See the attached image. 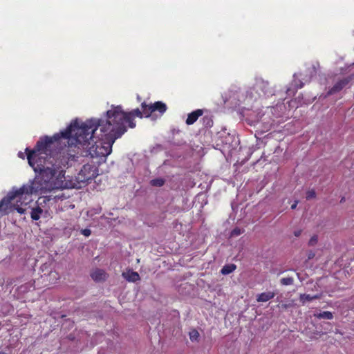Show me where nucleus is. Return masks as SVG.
Returning a JSON list of instances; mask_svg holds the SVG:
<instances>
[{
  "label": "nucleus",
  "mask_w": 354,
  "mask_h": 354,
  "mask_svg": "<svg viewBox=\"0 0 354 354\" xmlns=\"http://www.w3.org/2000/svg\"><path fill=\"white\" fill-rule=\"evenodd\" d=\"M281 283L284 286L292 285L294 282L292 277H284L281 279Z\"/></svg>",
  "instance_id": "nucleus-18"
},
{
  "label": "nucleus",
  "mask_w": 354,
  "mask_h": 354,
  "mask_svg": "<svg viewBox=\"0 0 354 354\" xmlns=\"http://www.w3.org/2000/svg\"><path fill=\"white\" fill-rule=\"evenodd\" d=\"M316 197V192L314 189H310L306 193V198L307 200H310L315 198Z\"/></svg>",
  "instance_id": "nucleus-19"
},
{
  "label": "nucleus",
  "mask_w": 354,
  "mask_h": 354,
  "mask_svg": "<svg viewBox=\"0 0 354 354\" xmlns=\"http://www.w3.org/2000/svg\"><path fill=\"white\" fill-rule=\"evenodd\" d=\"M318 298H319V296H317V295L310 296V295H307V294H303V295H301V296H300V299L303 302L310 301L315 299H318Z\"/></svg>",
  "instance_id": "nucleus-15"
},
{
  "label": "nucleus",
  "mask_w": 354,
  "mask_h": 354,
  "mask_svg": "<svg viewBox=\"0 0 354 354\" xmlns=\"http://www.w3.org/2000/svg\"><path fill=\"white\" fill-rule=\"evenodd\" d=\"M59 136H46L37 141L32 150L26 149L28 164L37 174L35 179L30 185H24L19 189L9 192L0 201V214H8L16 210L20 214L25 213L26 209L20 207L27 205L31 199L32 194H44L47 192H55V189L59 185L56 183L55 178L64 176V167H71L73 161L71 156L63 147L57 150Z\"/></svg>",
  "instance_id": "nucleus-2"
},
{
  "label": "nucleus",
  "mask_w": 354,
  "mask_h": 354,
  "mask_svg": "<svg viewBox=\"0 0 354 354\" xmlns=\"http://www.w3.org/2000/svg\"><path fill=\"white\" fill-rule=\"evenodd\" d=\"M97 171L94 165L85 164L77 174V179L82 183L88 182L97 176Z\"/></svg>",
  "instance_id": "nucleus-3"
},
{
  "label": "nucleus",
  "mask_w": 354,
  "mask_h": 354,
  "mask_svg": "<svg viewBox=\"0 0 354 354\" xmlns=\"http://www.w3.org/2000/svg\"><path fill=\"white\" fill-rule=\"evenodd\" d=\"M43 212V209L37 206L35 208L32 209V211L30 212V216L32 220L37 221L40 218L41 214Z\"/></svg>",
  "instance_id": "nucleus-11"
},
{
  "label": "nucleus",
  "mask_w": 354,
  "mask_h": 354,
  "mask_svg": "<svg viewBox=\"0 0 354 354\" xmlns=\"http://www.w3.org/2000/svg\"><path fill=\"white\" fill-rule=\"evenodd\" d=\"M189 339L192 342L198 341V337L200 336L199 333L196 329L192 330L189 332Z\"/></svg>",
  "instance_id": "nucleus-16"
},
{
  "label": "nucleus",
  "mask_w": 354,
  "mask_h": 354,
  "mask_svg": "<svg viewBox=\"0 0 354 354\" xmlns=\"http://www.w3.org/2000/svg\"><path fill=\"white\" fill-rule=\"evenodd\" d=\"M150 184L154 187H162L165 184V180L160 178H155L150 181Z\"/></svg>",
  "instance_id": "nucleus-14"
},
{
  "label": "nucleus",
  "mask_w": 354,
  "mask_h": 354,
  "mask_svg": "<svg viewBox=\"0 0 354 354\" xmlns=\"http://www.w3.org/2000/svg\"><path fill=\"white\" fill-rule=\"evenodd\" d=\"M236 266L234 263L227 264L222 268L221 272L222 274L224 275L229 274L233 272L236 270Z\"/></svg>",
  "instance_id": "nucleus-12"
},
{
  "label": "nucleus",
  "mask_w": 354,
  "mask_h": 354,
  "mask_svg": "<svg viewBox=\"0 0 354 354\" xmlns=\"http://www.w3.org/2000/svg\"><path fill=\"white\" fill-rule=\"evenodd\" d=\"M122 277L128 281L136 282L140 280V277L137 272L129 270L127 272H122Z\"/></svg>",
  "instance_id": "nucleus-9"
},
{
  "label": "nucleus",
  "mask_w": 354,
  "mask_h": 354,
  "mask_svg": "<svg viewBox=\"0 0 354 354\" xmlns=\"http://www.w3.org/2000/svg\"><path fill=\"white\" fill-rule=\"evenodd\" d=\"M203 111L202 109H196L188 114L186 124L187 125H192L197 121L199 117L202 116Z\"/></svg>",
  "instance_id": "nucleus-8"
},
{
  "label": "nucleus",
  "mask_w": 354,
  "mask_h": 354,
  "mask_svg": "<svg viewBox=\"0 0 354 354\" xmlns=\"http://www.w3.org/2000/svg\"><path fill=\"white\" fill-rule=\"evenodd\" d=\"M243 232V230H241V229H240L239 227H235L231 232V236H237L241 234Z\"/></svg>",
  "instance_id": "nucleus-20"
},
{
  "label": "nucleus",
  "mask_w": 354,
  "mask_h": 354,
  "mask_svg": "<svg viewBox=\"0 0 354 354\" xmlns=\"http://www.w3.org/2000/svg\"><path fill=\"white\" fill-rule=\"evenodd\" d=\"M295 82H296V80H295ZM303 86H304V83L302 82L299 81V84L297 82H295V90L297 91L299 88H301Z\"/></svg>",
  "instance_id": "nucleus-22"
},
{
  "label": "nucleus",
  "mask_w": 354,
  "mask_h": 354,
  "mask_svg": "<svg viewBox=\"0 0 354 354\" xmlns=\"http://www.w3.org/2000/svg\"><path fill=\"white\" fill-rule=\"evenodd\" d=\"M254 89L260 97H269L274 95V91L268 82L259 80L256 82Z\"/></svg>",
  "instance_id": "nucleus-5"
},
{
  "label": "nucleus",
  "mask_w": 354,
  "mask_h": 354,
  "mask_svg": "<svg viewBox=\"0 0 354 354\" xmlns=\"http://www.w3.org/2000/svg\"><path fill=\"white\" fill-rule=\"evenodd\" d=\"M52 196H53L55 198H60V196H59V195H53V194H50V195H49V196H45V197H46V198H50V197H52ZM48 200L49 201V200H50V198H48Z\"/></svg>",
  "instance_id": "nucleus-26"
},
{
  "label": "nucleus",
  "mask_w": 354,
  "mask_h": 354,
  "mask_svg": "<svg viewBox=\"0 0 354 354\" xmlns=\"http://www.w3.org/2000/svg\"><path fill=\"white\" fill-rule=\"evenodd\" d=\"M317 241H318V237H317V236L314 235V236H313L310 238V241H309V242H308V244H309L310 245H314L315 244H316V243H317Z\"/></svg>",
  "instance_id": "nucleus-21"
},
{
  "label": "nucleus",
  "mask_w": 354,
  "mask_h": 354,
  "mask_svg": "<svg viewBox=\"0 0 354 354\" xmlns=\"http://www.w3.org/2000/svg\"><path fill=\"white\" fill-rule=\"evenodd\" d=\"M275 293L273 292H262L257 295V301L258 302H266L274 298Z\"/></svg>",
  "instance_id": "nucleus-10"
},
{
  "label": "nucleus",
  "mask_w": 354,
  "mask_h": 354,
  "mask_svg": "<svg viewBox=\"0 0 354 354\" xmlns=\"http://www.w3.org/2000/svg\"><path fill=\"white\" fill-rule=\"evenodd\" d=\"M135 117H145L144 109L124 112L121 106H113L106 111L105 120H75L64 131L54 136H59V144L62 140H66L67 146L63 149L73 156V162L80 157L106 158L111 153L115 141L127 131L128 127H136Z\"/></svg>",
  "instance_id": "nucleus-1"
},
{
  "label": "nucleus",
  "mask_w": 354,
  "mask_h": 354,
  "mask_svg": "<svg viewBox=\"0 0 354 354\" xmlns=\"http://www.w3.org/2000/svg\"><path fill=\"white\" fill-rule=\"evenodd\" d=\"M345 201V198L342 197L340 200V203H344Z\"/></svg>",
  "instance_id": "nucleus-30"
},
{
  "label": "nucleus",
  "mask_w": 354,
  "mask_h": 354,
  "mask_svg": "<svg viewBox=\"0 0 354 354\" xmlns=\"http://www.w3.org/2000/svg\"><path fill=\"white\" fill-rule=\"evenodd\" d=\"M203 122L206 127H211L213 125V120L209 116H204L203 118Z\"/></svg>",
  "instance_id": "nucleus-17"
},
{
  "label": "nucleus",
  "mask_w": 354,
  "mask_h": 354,
  "mask_svg": "<svg viewBox=\"0 0 354 354\" xmlns=\"http://www.w3.org/2000/svg\"><path fill=\"white\" fill-rule=\"evenodd\" d=\"M82 233L84 236H88L91 235V230L89 229H84V230H82Z\"/></svg>",
  "instance_id": "nucleus-23"
},
{
  "label": "nucleus",
  "mask_w": 354,
  "mask_h": 354,
  "mask_svg": "<svg viewBox=\"0 0 354 354\" xmlns=\"http://www.w3.org/2000/svg\"><path fill=\"white\" fill-rule=\"evenodd\" d=\"M91 277L95 282H101L106 281L108 274L102 269L96 268L91 273Z\"/></svg>",
  "instance_id": "nucleus-7"
},
{
  "label": "nucleus",
  "mask_w": 354,
  "mask_h": 354,
  "mask_svg": "<svg viewBox=\"0 0 354 354\" xmlns=\"http://www.w3.org/2000/svg\"><path fill=\"white\" fill-rule=\"evenodd\" d=\"M0 354H4V353H3V352H1V351H0Z\"/></svg>",
  "instance_id": "nucleus-31"
},
{
  "label": "nucleus",
  "mask_w": 354,
  "mask_h": 354,
  "mask_svg": "<svg viewBox=\"0 0 354 354\" xmlns=\"http://www.w3.org/2000/svg\"><path fill=\"white\" fill-rule=\"evenodd\" d=\"M18 156H19V157H20L21 158H24V153L22 152H19L18 153Z\"/></svg>",
  "instance_id": "nucleus-28"
},
{
  "label": "nucleus",
  "mask_w": 354,
  "mask_h": 354,
  "mask_svg": "<svg viewBox=\"0 0 354 354\" xmlns=\"http://www.w3.org/2000/svg\"><path fill=\"white\" fill-rule=\"evenodd\" d=\"M142 109H144L145 118H149L156 111L162 115L167 109V105L161 101H158L153 104H147L145 102L141 104Z\"/></svg>",
  "instance_id": "nucleus-4"
},
{
  "label": "nucleus",
  "mask_w": 354,
  "mask_h": 354,
  "mask_svg": "<svg viewBox=\"0 0 354 354\" xmlns=\"http://www.w3.org/2000/svg\"><path fill=\"white\" fill-rule=\"evenodd\" d=\"M301 234V230H296L294 232V235L297 237L299 236Z\"/></svg>",
  "instance_id": "nucleus-25"
},
{
  "label": "nucleus",
  "mask_w": 354,
  "mask_h": 354,
  "mask_svg": "<svg viewBox=\"0 0 354 354\" xmlns=\"http://www.w3.org/2000/svg\"><path fill=\"white\" fill-rule=\"evenodd\" d=\"M315 257V253L313 252H310L308 254V259H311Z\"/></svg>",
  "instance_id": "nucleus-27"
},
{
  "label": "nucleus",
  "mask_w": 354,
  "mask_h": 354,
  "mask_svg": "<svg viewBox=\"0 0 354 354\" xmlns=\"http://www.w3.org/2000/svg\"><path fill=\"white\" fill-rule=\"evenodd\" d=\"M315 315L318 319H332L333 318L332 313L329 311H324Z\"/></svg>",
  "instance_id": "nucleus-13"
},
{
  "label": "nucleus",
  "mask_w": 354,
  "mask_h": 354,
  "mask_svg": "<svg viewBox=\"0 0 354 354\" xmlns=\"http://www.w3.org/2000/svg\"><path fill=\"white\" fill-rule=\"evenodd\" d=\"M299 201H295V203L291 205V209H296L297 206V204H298Z\"/></svg>",
  "instance_id": "nucleus-24"
},
{
  "label": "nucleus",
  "mask_w": 354,
  "mask_h": 354,
  "mask_svg": "<svg viewBox=\"0 0 354 354\" xmlns=\"http://www.w3.org/2000/svg\"><path fill=\"white\" fill-rule=\"evenodd\" d=\"M352 80L351 77H344L338 82L328 91V95H332L342 90Z\"/></svg>",
  "instance_id": "nucleus-6"
},
{
  "label": "nucleus",
  "mask_w": 354,
  "mask_h": 354,
  "mask_svg": "<svg viewBox=\"0 0 354 354\" xmlns=\"http://www.w3.org/2000/svg\"><path fill=\"white\" fill-rule=\"evenodd\" d=\"M290 92H291V88H288V89H287V91H286V93H287L288 95H290Z\"/></svg>",
  "instance_id": "nucleus-29"
}]
</instances>
